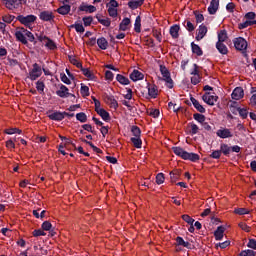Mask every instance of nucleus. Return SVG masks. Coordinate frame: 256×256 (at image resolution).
I'll return each mask as SVG.
<instances>
[{"label": "nucleus", "mask_w": 256, "mask_h": 256, "mask_svg": "<svg viewBox=\"0 0 256 256\" xmlns=\"http://www.w3.org/2000/svg\"><path fill=\"white\" fill-rule=\"evenodd\" d=\"M247 247H249V249H256V240L253 238L249 239Z\"/></svg>", "instance_id": "64"}, {"label": "nucleus", "mask_w": 256, "mask_h": 256, "mask_svg": "<svg viewBox=\"0 0 256 256\" xmlns=\"http://www.w3.org/2000/svg\"><path fill=\"white\" fill-rule=\"evenodd\" d=\"M81 141H82V143H86V145H89V147H91V149H93V151L95 153H97L98 155L103 154V150H101L97 146L93 145V142L85 140V139H81Z\"/></svg>", "instance_id": "32"}, {"label": "nucleus", "mask_w": 256, "mask_h": 256, "mask_svg": "<svg viewBox=\"0 0 256 256\" xmlns=\"http://www.w3.org/2000/svg\"><path fill=\"white\" fill-rule=\"evenodd\" d=\"M183 26L185 27V29H187V31H189V33H193V31H195V25H193L190 20H185L183 22Z\"/></svg>", "instance_id": "38"}, {"label": "nucleus", "mask_w": 256, "mask_h": 256, "mask_svg": "<svg viewBox=\"0 0 256 256\" xmlns=\"http://www.w3.org/2000/svg\"><path fill=\"white\" fill-rule=\"evenodd\" d=\"M181 30V27L179 24H175L170 27V35L172 39H179V31Z\"/></svg>", "instance_id": "21"}, {"label": "nucleus", "mask_w": 256, "mask_h": 256, "mask_svg": "<svg viewBox=\"0 0 256 256\" xmlns=\"http://www.w3.org/2000/svg\"><path fill=\"white\" fill-rule=\"evenodd\" d=\"M207 26H205V24H201L199 26V28L197 29V33H196V41H201V39H203L205 37V35H207Z\"/></svg>", "instance_id": "12"}, {"label": "nucleus", "mask_w": 256, "mask_h": 256, "mask_svg": "<svg viewBox=\"0 0 256 256\" xmlns=\"http://www.w3.org/2000/svg\"><path fill=\"white\" fill-rule=\"evenodd\" d=\"M160 73L164 77L166 87H168V89H173V79L171 78V72H169V69H167L165 65L161 64Z\"/></svg>", "instance_id": "3"}, {"label": "nucleus", "mask_w": 256, "mask_h": 256, "mask_svg": "<svg viewBox=\"0 0 256 256\" xmlns=\"http://www.w3.org/2000/svg\"><path fill=\"white\" fill-rule=\"evenodd\" d=\"M179 177H181V174H179V171L175 170L170 172L171 183H177V181H179Z\"/></svg>", "instance_id": "37"}, {"label": "nucleus", "mask_w": 256, "mask_h": 256, "mask_svg": "<svg viewBox=\"0 0 256 256\" xmlns=\"http://www.w3.org/2000/svg\"><path fill=\"white\" fill-rule=\"evenodd\" d=\"M39 19H41V21H53L55 16L53 15V12L45 10L39 14Z\"/></svg>", "instance_id": "14"}, {"label": "nucleus", "mask_w": 256, "mask_h": 256, "mask_svg": "<svg viewBox=\"0 0 256 256\" xmlns=\"http://www.w3.org/2000/svg\"><path fill=\"white\" fill-rule=\"evenodd\" d=\"M234 213H236V215H249L247 208H235Z\"/></svg>", "instance_id": "54"}, {"label": "nucleus", "mask_w": 256, "mask_h": 256, "mask_svg": "<svg viewBox=\"0 0 256 256\" xmlns=\"http://www.w3.org/2000/svg\"><path fill=\"white\" fill-rule=\"evenodd\" d=\"M48 119L50 121H63L65 119V115H68L67 112H61V111H54V112H47Z\"/></svg>", "instance_id": "7"}, {"label": "nucleus", "mask_w": 256, "mask_h": 256, "mask_svg": "<svg viewBox=\"0 0 256 256\" xmlns=\"http://www.w3.org/2000/svg\"><path fill=\"white\" fill-rule=\"evenodd\" d=\"M190 101L193 105V107H195V109L199 112V113H205L207 110L205 109V107H203V105H201V103H199L197 101V99L191 97Z\"/></svg>", "instance_id": "22"}, {"label": "nucleus", "mask_w": 256, "mask_h": 256, "mask_svg": "<svg viewBox=\"0 0 256 256\" xmlns=\"http://www.w3.org/2000/svg\"><path fill=\"white\" fill-rule=\"evenodd\" d=\"M156 183L157 185H163V183H165V174L158 173L156 175Z\"/></svg>", "instance_id": "49"}, {"label": "nucleus", "mask_w": 256, "mask_h": 256, "mask_svg": "<svg viewBox=\"0 0 256 256\" xmlns=\"http://www.w3.org/2000/svg\"><path fill=\"white\" fill-rule=\"evenodd\" d=\"M221 150H214L212 151V153L210 154V158L211 159H221Z\"/></svg>", "instance_id": "60"}, {"label": "nucleus", "mask_w": 256, "mask_h": 256, "mask_svg": "<svg viewBox=\"0 0 256 256\" xmlns=\"http://www.w3.org/2000/svg\"><path fill=\"white\" fill-rule=\"evenodd\" d=\"M6 9L9 11H15V9H19L23 5V1L25 0H2Z\"/></svg>", "instance_id": "5"}, {"label": "nucleus", "mask_w": 256, "mask_h": 256, "mask_svg": "<svg viewBox=\"0 0 256 256\" xmlns=\"http://www.w3.org/2000/svg\"><path fill=\"white\" fill-rule=\"evenodd\" d=\"M131 143H133L134 147L136 149H141L143 145V141L141 140V137H132L130 138Z\"/></svg>", "instance_id": "34"}, {"label": "nucleus", "mask_w": 256, "mask_h": 256, "mask_svg": "<svg viewBox=\"0 0 256 256\" xmlns=\"http://www.w3.org/2000/svg\"><path fill=\"white\" fill-rule=\"evenodd\" d=\"M193 118L195 119V121H198V123L201 124H203V122L205 121V115L203 114L195 113L193 114Z\"/></svg>", "instance_id": "52"}, {"label": "nucleus", "mask_w": 256, "mask_h": 256, "mask_svg": "<svg viewBox=\"0 0 256 256\" xmlns=\"http://www.w3.org/2000/svg\"><path fill=\"white\" fill-rule=\"evenodd\" d=\"M216 135L217 137H220V139H231V137H233V132L228 128H220L217 130Z\"/></svg>", "instance_id": "9"}, {"label": "nucleus", "mask_w": 256, "mask_h": 256, "mask_svg": "<svg viewBox=\"0 0 256 256\" xmlns=\"http://www.w3.org/2000/svg\"><path fill=\"white\" fill-rule=\"evenodd\" d=\"M227 41V31L221 30L218 34V43H225Z\"/></svg>", "instance_id": "43"}, {"label": "nucleus", "mask_w": 256, "mask_h": 256, "mask_svg": "<svg viewBox=\"0 0 256 256\" xmlns=\"http://www.w3.org/2000/svg\"><path fill=\"white\" fill-rule=\"evenodd\" d=\"M15 20V16L14 15H5L2 17V21H4V23H13V21Z\"/></svg>", "instance_id": "59"}, {"label": "nucleus", "mask_w": 256, "mask_h": 256, "mask_svg": "<svg viewBox=\"0 0 256 256\" xmlns=\"http://www.w3.org/2000/svg\"><path fill=\"white\" fill-rule=\"evenodd\" d=\"M82 21L84 23V27H91V23H93V17L85 16L82 18Z\"/></svg>", "instance_id": "48"}, {"label": "nucleus", "mask_w": 256, "mask_h": 256, "mask_svg": "<svg viewBox=\"0 0 256 256\" xmlns=\"http://www.w3.org/2000/svg\"><path fill=\"white\" fill-rule=\"evenodd\" d=\"M216 49L219 51V53H221V55H227V53H229L227 45H225L223 42H217Z\"/></svg>", "instance_id": "27"}, {"label": "nucleus", "mask_w": 256, "mask_h": 256, "mask_svg": "<svg viewBox=\"0 0 256 256\" xmlns=\"http://www.w3.org/2000/svg\"><path fill=\"white\" fill-rule=\"evenodd\" d=\"M96 19L98 23H100L104 27H111V20H109V18L102 19L99 15H96Z\"/></svg>", "instance_id": "36"}, {"label": "nucleus", "mask_w": 256, "mask_h": 256, "mask_svg": "<svg viewBox=\"0 0 256 256\" xmlns=\"http://www.w3.org/2000/svg\"><path fill=\"white\" fill-rule=\"evenodd\" d=\"M80 69H81L84 77H87V79H91V80L95 79V75H93V73H91V70H89V68H83V66H82V68H80Z\"/></svg>", "instance_id": "39"}, {"label": "nucleus", "mask_w": 256, "mask_h": 256, "mask_svg": "<svg viewBox=\"0 0 256 256\" xmlns=\"http://www.w3.org/2000/svg\"><path fill=\"white\" fill-rule=\"evenodd\" d=\"M231 97L234 101H239V100L243 99V97H245V91L243 90L242 87H236L233 90Z\"/></svg>", "instance_id": "10"}, {"label": "nucleus", "mask_w": 256, "mask_h": 256, "mask_svg": "<svg viewBox=\"0 0 256 256\" xmlns=\"http://www.w3.org/2000/svg\"><path fill=\"white\" fill-rule=\"evenodd\" d=\"M224 233H225V227L218 226L214 232V237H215L216 241H222Z\"/></svg>", "instance_id": "23"}, {"label": "nucleus", "mask_w": 256, "mask_h": 256, "mask_svg": "<svg viewBox=\"0 0 256 256\" xmlns=\"http://www.w3.org/2000/svg\"><path fill=\"white\" fill-rule=\"evenodd\" d=\"M144 3L145 0H130L128 2V7L135 11V9H139V7H141V5H143Z\"/></svg>", "instance_id": "20"}, {"label": "nucleus", "mask_w": 256, "mask_h": 256, "mask_svg": "<svg viewBox=\"0 0 256 256\" xmlns=\"http://www.w3.org/2000/svg\"><path fill=\"white\" fill-rule=\"evenodd\" d=\"M116 81H118V83H120V85H129L131 83L129 78H127L121 74L116 75Z\"/></svg>", "instance_id": "33"}, {"label": "nucleus", "mask_w": 256, "mask_h": 256, "mask_svg": "<svg viewBox=\"0 0 256 256\" xmlns=\"http://www.w3.org/2000/svg\"><path fill=\"white\" fill-rule=\"evenodd\" d=\"M82 129H84V131H88V133H92L93 135L96 133L95 130H93V126H91V124H83Z\"/></svg>", "instance_id": "61"}, {"label": "nucleus", "mask_w": 256, "mask_h": 256, "mask_svg": "<svg viewBox=\"0 0 256 256\" xmlns=\"http://www.w3.org/2000/svg\"><path fill=\"white\" fill-rule=\"evenodd\" d=\"M77 121H80V123H87V114L84 112H79L76 114Z\"/></svg>", "instance_id": "44"}, {"label": "nucleus", "mask_w": 256, "mask_h": 256, "mask_svg": "<svg viewBox=\"0 0 256 256\" xmlns=\"http://www.w3.org/2000/svg\"><path fill=\"white\" fill-rule=\"evenodd\" d=\"M43 231H51L53 224L49 221H44L41 225Z\"/></svg>", "instance_id": "53"}, {"label": "nucleus", "mask_w": 256, "mask_h": 256, "mask_svg": "<svg viewBox=\"0 0 256 256\" xmlns=\"http://www.w3.org/2000/svg\"><path fill=\"white\" fill-rule=\"evenodd\" d=\"M191 49L192 53H194V55H197V57H201L203 55V49H201L199 45L195 44V42L191 43Z\"/></svg>", "instance_id": "28"}, {"label": "nucleus", "mask_w": 256, "mask_h": 256, "mask_svg": "<svg viewBox=\"0 0 256 256\" xmlns=\"http://www.w3.org/2000/svg\"><path fill=\"white\" fill-rule=\"evenodd\" d=\"M172 151L177 157H181L184 161H192V163H197L201 157L197 153L187 152L181 147H173Z\"/></svg>", "instance_id": "1"}, {"label": "nucleus", "mask_w": 256, "mask_h": 256, "mask_svg": "<svg viewBox=\"0 0 256 256\" xmlns=\"http://www.w3.org/2000/svg\"><path fill=\"white\" fill-rule=\"evenodd\" d=\"M194 15H195L196 23H203V21H205V17L203 16V14H200L199 12L194 11Z\"/></svg>", "instance_id": "57"}, {"label": "nucleus", "mask_w": 256, "mask_h": 256, "mask_svg": "<svg viewBox=\"0 0 256 256\" xmlns=\"http://www.w3.org/2000/svg\"><path fill=\"white\" fill-rule=\"evenodd\" d=\"M96 113L103 119V121H106V123H109L111 121V115L107 110L100 108L96 111Z\"/></svg>", "instance_id": "18"}, {"label": "nucleus", "mask_w": 256, "mask_h": 256, "mask_svg": "<svg viewBox=\"0 0 256 256\" xmlns=\"http://www.w3.org/2000/svg\"><path fill=\"white\" fill-rule=\"evenodd\" d=\"M56 95L61 99H67L71 93H69V88H67V86L60 84L59 90L56 91Z\"/></svg>", "instance_id": "11"}, {"label": "nucleus", "mask_w": 256, "mask_h": 256, "mask_svg": "<svg viewBox=\"0 0 256 256\" xmlns=\"http://www.w3.org/2000/svg\"><path fill=\"white\" fill-rule=\"evenodd\" d=\"M32 235H33V237H45V235H47V233H45V231L42 229H38V230H34L32 232Z\"/></svg>", "instance_id": "55"}, {"label": "nucleus", "mask_w": 256, "mask_h": 256, "mask_svg": "<svg viewBox=\"0 0 256 256\" xmlns=\"http://www.w3.org/2000/svg\"><path fill=\"white\" fill-rule=\"evenodd\" d=\"M219 10V0H211L210 5L208 7V13L210 15H215Z\"/></svg>", "instance_id": "16"}, {"label": "nucleus", "mask_w": 256, "mask_h": 256, "mask_svg": "<svg viewBox=\"0 0 256 256\" xmlns=\"http://www.w3.org/2000/svg\"><path fill=\"white\" fill-rule=\"evenodd\" d=\"M79 11H85L86 13H95V11H97V7L93 5L82 4L79 6Z\"/></svg>", "instance_id": "26"}, {"label": "nucleus", "mask_w": 256, "mask_h": 256, "mask_svg": "<svg viewBox=\"0 0 256 256\" xmlns=\"http://www.w3.org/2000/svg\"><path fill=\"white\" fill-rule=\"evenodd\" d=\"M105 101L111 107V109H118L119 108V103L115 99V96L106 95L105 96Z\"/></svg>", "instance_id": "13"}, {"label": "nucleus", "mask_w": 256, "mask_h": 256, "mask_svg": "<svg viewBox=\"0 0 256 256\" xmlns=\"http://www.w3.org/2000/svg\"><path fill=\"white\" fill-rule=\"evenodd\" d=\"M147 88L149 97H151V99H157V96L159 95V90H157V86H151V84L148 83Z\"/></svg>", "instance_id": "17"}, {"label": "nucleus", "mask_w": 256, "mask_h": 256, "mask_svg": "<svg viewBox=\"0 0 256 256\" xmlns=\"http://www.w3.org/2000/svg\"><path fill=\"white\" fill-rule=\"evenodd\" d=\"M220 153L225 157H229L231 155V146L225 143L220 144Z\"/></svg>", "instance_id": "25"}, {"label": "nucleus", "mask_w": 256, "mask_h": 256, "mask_svg": "<svg viewBox=\"0 0 256 256\" xmlns=\"http://www.w3.org/2000/svg\"><path fill=\"white\" fill-rule=\"evenodd\" d=\"M46 41L45 47L50 49V51H55V49H57V44H55L51 38H48Z\"/></svg>", "instance_id": "42"}, {"label": "nucleus", "mask_w": 256, "mask_h": 256, "mask_svg": "<svg viewBox=\"0 0 256 256\" xmlns=\"http://www.w3.org/2000/svg\"><path fill=\"white\" fill-rule=\"evenodd\" d=\"M41 75H43V70L41 69V66H39V64L37 63H34L32 70H30L29 72L28 78L31 81H37V79H39Z\"/></svg>", "instance_id": "4"}, {"label": "nucleus", "mask_w": 256, "mask_h": 256, "mask_svg": "<svg viewBox=\"0 0 256 256\" xmlns=\"http://www.w3.org/2000/svg\"><path fill=\"white\" fill-rule=\"evenodd\" d=\"M96 43H97L99 49H101L102 51H106V49L109 47V42L107 41V38H105V37L98 38Z\"/></svg>", "instance_id": "19"}, {"label": "nucleus", "mask_w": 256, "mask_h": 256, "mask_svg": "<svg viewBox=\"0 0 256 256\" xmlns=\"http://www.w3.org/2000/svg\"><path fill=\"white\" fill-rule=\"evenodd\" d=\"M218 99H219V96L211 95V93H209V92H206L202 96V100L204 101V103H207V105H210L212 107H213V105H215V103H217Z\"/></svg>", "instance_id": "8"}, {"label": "nucleus", "mask_w": 256, "mask_h": 256, "mask_svg": "<svg viewBox=\"0 0 256 256\" xmlns=\"http://www.w3.org/2000/svg\"><path fill=\"white\" fill-rule=\"evenodd\" d=\"M80 93H81L82 97H89V95H90L89 87L86 86L85 84H81Z\"/></svg>", "instance_id": "47"}, {"label": "nucleus", "mask_w": 256, "mask_h": 256, "mask_svg": "<svg viewBox=\"0 0 256 256\" xmlns=\"http://www.w3.org/2000/svg\"><path fill=\"white\" fill-rule=\"evenodd\" d=\"M238 113L241 119H247V117H249V111L247 110V108H238Z\"/></svg>", "instance_id": "46"}, {"label": "nucleus", "mask_w": 256, "mask_h": 256, "mask_svg": "<svg viewBox=\"0 0 256 256\" xmlns=\"http://www.w3.org/2000/svg\"><path fill=\"white\" fill-rule=\"evenodd\" d=\"M129 25H131V19L124 18L119 25V30L127 31V29H129Z\"/></svg>", "instance_id": "29"}, {"label": "nucleus", "mask_w": 256, "mask_h": 256, "mask_svg": "<svg viewBox=\"0 0 256 256\" xmlns=\"http://www.w3.org/2000/svg\"><path fill=\"white\" fill-rule=\"evenodd\" d=\"M36 89L40 93V95H43V93H45V83L41 80H38L36 82Z\"/></svg>", "instance_id": "40"}, {"label": "nucleus", "mask_w": 256, "mask_h": 256, "mask_svg": "<svg viewBox=\"0 0 256 256\" xmlns=\"http://www.w3.org/2000/svg\"><path fill=\"white\" fill-rule=\"evenodd\" d=\"M240 256H255V251L253 250H243L239 254Z\"/></svg>", "instance_id": "63"}, {"label": "nucleus", "mask_w": 256, "mask_h": 256, "mask_svg": "<svg viewBox=\"0 0 256 256\" xmlns=\"http://www.w3.org/2000/svg\"><path fill=\"white\" fill-rule=\"evenodd\" d=\"M131 133L136 138L141 137V128H139L138 126H132Z\"/></svg>", "instance_id": "50"}, {"label": "nucleus", "mask_w": 256, "mask_h": 256, "mask_svg": "<svg viewBox=\"0 0 256 256\" xmlns=\"http://www.w3.org/2000/svg\"><path fill=\"white\" fill-rule=\"evenodd\" d=\"M6 135H15V133H18V135H21L23 131H21L19 128H9L4 131Z\"/></svg>", "instance_id": "45"}, {"label": "nucleus", "mask_w": 256, "mask_h": 256, "mask_svg": "<svg viewBox=\"0 0 256 256\" xmlns=\"http://www.w3.org/2000/svg\"><path fill=\"white\" fill-rule=\"evenodd\" d=\"M15 37H16L17 41H20V43H22L23 45H27V43H28L27 38L22 31H16Z\"/></svg>", "instance_id": "31"}, {"label": "nucleus", "mask_w": 256, "mask_h": 256, "mask_svg": "<svg viewBox=\"0 0 256 256\" xmlns=\"http://www.w3.org/2000/svg\"><path fill=\"white\" fill-rule=\"evenodd\" d=\"M70 63L72 65H75V67H77V69H83V64L79 61H77V59L75 57H70Z\"/></svg>", "instance_id": "51"}, {"label": "nucleus", "mask_w": 256, "mask_h": 256, "mask_svg": "<svg viewBox=\"0 0 256 256\" xmlns=\"http://www.w3.org/2000/svg\"><path fill=\"white\" fill-rule=\"evenodd\" d=\"M71 29H75L76 33H85V27L81 23H75L70 25Z\"/></svg>", "instance_id": "35"}, {"label": "nucleus", "mask_w": 256, "mask_h": 256, "mask_svg": "<svg viewBox=\"0 0 256 256\" xmlns=\"http://www.w3.org/2000/svg\"><path fill=\"white\" fill-rule=\"evenodd\" d=\"M134 31L141 33V16H137L134 23Z\"/></svg>", "instance_id": "41"}, {"label": "nucleus", "mask_w": 256, "mask_h": 256, "mask_svg": "<svg viewBox=\"0 0 256 256\" xmlns=\"http://www.w3.org/2000/svg\"><path fill=\"white\" fill-rule=\"evenodd\" d=\"M56 12L59 13V15H69L71 12V5L63 4L56 10Z\"/></svg>", "instance_id": "24"}, {"label": "nucleus", "mask_w": 256, "mask_h": 256, "mask_svg": "<svg viewBox=\"0 0 256 256\" xmlns=\"http://www.w3.org/2000/svg\"><path fill=\"white\" fill-rule=\"evenodd\" d=\"M114 77H115V74H113V72H111V70H107L105 72L106 81H113Z\"/></svg>", "instance_id": "62"}, {"label": "nucleus", "mask_w": 256, "mask_h": 256, "mask_svg": "<svg viewBox=\"0 0 256 256\" xmlns=\"http://www.w3.org/2000/svg\"><path fill=\"white\" fill-rule=\"evenodd\" d=\"M182 219H183V221L188 223V225H193V223H195V219L191 218V216H189L187 214L182 215Z\"/></svg>", "instance_id": "58"}, {"label": "nucleus", "mask_w": 256, "mask_h": 256, "mask_svg": "<svg viewBox=\"0 0 256 256\" xmlns=\"http://www.w3.org/2000/svg\"><path fill=\"white\" fill-rule=\"evenodd\" d=\"M234 47L237 51H246L247 50V40L243 37H238L233 40Z\"/></svg>", "instance_id": "6"}, {"label": "nucleus", "mask_w": 256, "mask_h": 256, "mask_svg": "<svg viewBox=\"0 0 256 256\" xmlns=\"http://www.w3.org/2000/svg\"><path fill=\"white\" fill-rule=\"evenodd\" d=\"M16 21H19L21 25H24V27H27L28 29H33V25L35 24V21H37V16L33 14L29 15H18L16 17Z\"/></svg>", "instance_id": "2"}, {"label": "nucleus", "mask_w": 256, "mask_h": 256, "mask_svg": "<svg viewBox=\"0 0 256 256\" xmlns=\"http://www.w3.org/2000/svg\"><path fill=\"white\" fill-rule=\"evenodd\" d=\"M253 25H256V20H246L243 23L238 24V29H247V27H251Z\"/></svg>", "instance_id": "30"}, {"label": "nucleus", "mask_w": 256, "mask_h": 256, "mask_svg": "<svg viewBox=\"0 0 256 256\" xmlns=\"http://www.w3.org/2000/svg\"><path fill=\"white\" fill-rule=\"evenodd\" d=\"M190 135H197V133H199V126H197V124L195 123H190Z\"/></svg>", "instance_id": "56"}, {"label": "nucleus", "mask_w": 256, "mask_h": 256, "mask_svg": "<svg viewBox=\"0 0 256 256\" xmlns=\"http://www.w3.org/2000/svg\"><path fill=\"white\" fill-rule=\"evenodd\" d=\"M131 81L137 82V81H143L145 79V75L141 73L139 70H133L130 74Z\"/></svg>", "instance_id": "15"}]
</instances>
